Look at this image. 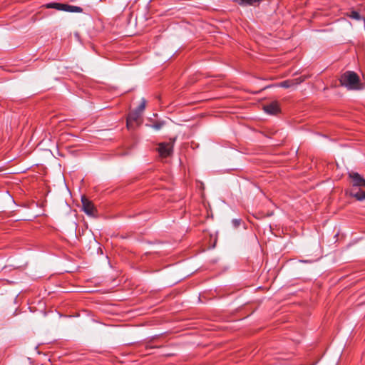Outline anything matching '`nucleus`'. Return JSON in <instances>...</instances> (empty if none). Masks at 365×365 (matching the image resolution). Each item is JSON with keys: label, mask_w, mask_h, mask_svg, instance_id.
<instances>
[{"label": "nucleus", "mask_w": 365, "mask_h": 365, "mask_svg": "<svg viewBox=\"0 0 365 365\" xmlns=\"http://www.w3.org/2000/svg\"><path fill=\"white\" fill-rule=\"evenodd\" d=\"M305 79H306L305 76H300L299 78H296L294 79L286 80V81H284L279 83V86L282 87V88H291V87H293V86L300 84L301 83L304 81Z\"/></svg>", "instance_id": "nucleus-5"}, {"label": "nucleus", "mask_w": 365, "mask_h": 365, "mask_svg": "<svg viewBox=\"0 0 365 365\" xmlns=\"http://www.w3.org/2000/svg\"><path fill=\"white\" fill-rule=\"evenodd\" d=\"M341 86L350 90L361 89V83L359 76L354 71H346L340 77Z\"/></svg>", "instance_id": "nucleus-1"}, {"label": "nucleus", "mask_w": 365, "mask_h": 365, "mask_svg": "<svg viewBox=\"0 0 365 365\" xmlns=\"http://www.w3.org/2000/svg\"><path fill=\"white\" fill-rule=\"evenodd\" d=\"M264 110L271 115H275L280 111L279 106L277 101H272L263 106Z\"/></svg>", "instance_id": "nucleus-7"}, {"label": "nucleus", "mask_w": 365, "mask_h": 365, "mask_svg": "<svg viewBox=\"0 0 365 365\" xmlns=\"http://www.w3.org/2000/svg\"><path fill=\"white\" fill-rule=\"evenodd\" d=\"M145 106H146V101L144 98H143L140 104L138 106L137 109H135V110L139 112L142 115L143 112L144 111V110L145 108Z\"/></svg>", "instance_id": "nucleus-12"}, {"label": "nucleus", "mask_w": 365, "mask_h": 365, "mask_svg": "<svg viewBox=\"0 0 365 365\" xmlns=\"http://www.w3.org/2000/svg\"><path fill=\"white\" fill-rule=\"evenodd\" d=\"M175 139L169 142L160 143L158 145V151L162 158H167L173 153Z\"/></svg>", "instance_id": "nucleus-2"}, {"label": "nucleus", "mask_w": 365, "mask_h": 365, "mask_svg": "<svg viewBox=\"0 0 365 365\" xmlns=\"http://www.w3.org/2000/svg\"><path fill=\"white\" fill-rule=\"evenodd\" d=\"M346 193L351 197H355L359 201L365 200V191H363L361 189L356 192L354 188H351L350 190L346 191Z\"/></svg>", "instance_id": "nucleus-8"}, {"label": "nucleus", "mask_w": 365, "mask_h": 365, "mask_svg": "<svg viewBox=\"0 0 365 365\" xmlns=\"http://www.w3.org/2000/svg\"><path fill=\"white\" fill-rule=\"evenodd\" d=\"M351 180L352 188L354 187H365V179L356 172L351 171L348 173Z\"/></svg>", "instance_id": "nucleus-3"}, {"label": "nucleus", "mask_w": 365, "mask_h": 365, "mask_svg": "<svg viewBox=\"0 0 365 365\" xmlns=\"http://www.w3.org/2000/svg\"><path fill=\"white\" fill-rule=\"evenodd\" d=\"M241 6L252 5L254 3L259 2L260 0H233Z\"/></svg>", "instance_id": "nucleus-10"}, {"label": "nucleus", "mask_w": 365, "mask_h": 365, "mask_svg": "<svg viewBox=\"0 0 365 365\" xmlns=\"http://www.w3.org/2000/svg\"><path fill=\"white\" fill-rule=\"evenodd\" d=\"M232 223H233L234 226L237 227L240 224V220H233Z\"/></svg>", "instance_id": "nucleus-15"}, {"label": "nucleus", "mask_w": 365, "mask_h": 365, "mask_svg": "<svg viewBox=\"0 0 365 365\" xmlns=\"http://www.w3.org/2000/svg\"><path fill=\"white\" fill-rule=\"evenodd\" d=\"M349 16L356 20H359L361 19L360 14L356 11H352L350 13Z\"/></svg>", "instance_id": "nucleus-13"}, {"label": "nucleus", "mask_w": 365, "mask_h": 365, "mask_svg": "<svg viewBox=\"0 0 365 365\" xmlns=\"http://www.w3.org/2000/svg\"><path fill=\"white\" fill-rule=\"evenodd\" d=\"M164 123L163 122H157V123H155L152 127L155 129V130H160L163 126Z\"/></svg>", "instance_id": "nucleus-14"}, {"label": "nucleus", "mask_w": 365, "mask_h": 365, "mask_svg": "<svg viewBox=\"0 0 365 365\" xmlns=\"http://www.w3.org/2000/svg\"><path fill=\"white\" fill-rule=\"evenodd\" d=\"M141 114L135 110L130 112L127 118V128L128 129L133 128V123H135L137 125L140 123Z\"/></svg>", "instance_id": "nucleus-4"}, {"label": "nucleus", "mask_w": 365, "mask_h": 365, "mask_svg": "<svg viewBox=\"0 0 365 365\" xmlns=\"http://www.w3.org/2000/svg\"><path fill=\"white\" fill-rule=\"evenodd\" d=\"M81 202L83 210L88 215H93L95 212V207L93 203L86 197H82Z\"/></svg>", "instance_id": "nucleus-6"}, {"label": "nucleus", "mask_w": 365, "mask_h": 365, "mask_svg": "<svg viewBox=\"0 0 365 365\" xmlns=\"http://www.w3.org/2000/svg\"><path fill=\"white\" fill-rule=\"evenodd\" d=\"M47 8L55 9L58 11H66L67 4H61V3H50L46 5Z\"/></svg>", "instance_id": "nucleus-9"}, {"label": "nucleus", "mask_w": 365, "mask_h": 365, "mask_svg": "<svg viewBox=\"0 0 365 365\" xmlns=\"http://www.w3.org/2000/svg\"><path fill=\"white\" fill-rule=\"evenodd\" d=\"M66 11L68 12H76V13H81L83 11L82 8L76 6H72L67 4L66 10Z\"/></svg>", "instance_id": "nucleus-11"}]
</instances>
